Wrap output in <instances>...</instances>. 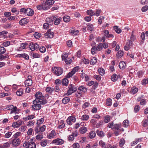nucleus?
I'll return each mask as SVG.
<instances>
[{
  "label": "nucleus",
  "mask_w": 148,
  "mask_h": 148,
  "mask_svg": "<svg viewBox=\"0 0 148 148\" xmlns=\"http://www.w3.org/2000/svg\"><path fill=\"white\" fill-rule=\"evenodd\" d=\"M121 128V125L119 124H115L114 125L113 129H114L115 130H119L120 128Z\"/></svg>",
  "instance_id": "864d4df0"
},
{
  "label": "nucleus",
  "mask_w": 148,
  "mask_h": 148,
  "mask_svg": "<svg viewBox=\"0 0 148 148\" xmlns=\"http://www.w3.org/2000/svg\"><path fill=\"white\" fill-rule=\"evenodd\" d=\"M103 48V45L102 44L100 43L98 44L96 48L97 50L98 51H100Z\"/></svg>",
  "instance_id": "13d9d810"
},
{
  "label": "nucleus",
  "mask_w": 148,
  "mask_h": 148,
  "mask_svg": "<svg viewBox=\"0 0 148 148\" xmlns=\"http://www.w3.org/2000/svg\"><path fill=\"white\" fill-rule=\"evenodd\" d=\"M42 10H46L49 9L50 8V7L48 6L47 5V4L45 2L42 3Z\"/></svg>",
  "instance_id": "4be33fe9"
},
{
  "label": "nucleus",
  "mask_w": 148,
  "mask_h": 148,
  "mask_svg": "<svg viewBox=\"0 0 148 148\" xmlns=\"http://www.w3.org/2000/svg\"><path fill=\"white\" fill-rule=\"evenodd\" d=\"M44 99V98H42L40 100H39L38 102L40 103V104L43 105L46 104L47 102V101L46 100Z\"/></svg>",
  "instance_id": "09e8293b"
},
{
  "label": "nucleus",
  "mask_w": 148,
  "mask_h": 148,
  "mask_svg": "<svg viewBox=\"0 0 148 148\" xmlns=\"http://www.w3.org/2000/svg\"><path fill=\"white\" fill-rule=\"evenodd\" d=\"M126 64L124 61L121 62L119 64V66L120 69H124L126 66Z\"/></svg>",
  "instance_id": "a211bd4d"
},
{
  "label": "nucleus",
  "mask_w": 148,
  "mask_h": 148,
  "mask_svg": "<svg viewBox=\"0 0 148 148\" xmlns=\"http://www.w3.org/2000/svg\"><path fill=\"white\" fill-rule=\"evenodd\" d=\"M20 142L21 140L19 138L14 139L12 142V144L14 147H16L19 145Z\"/></svg>",
  "instance_id": "9b49d317"
},
{
  "label": "nucleus",
  "mask_w": 148,
  "mask_h": 148,
  "mask_svg": "<svg viewBox=\"0 0 148 148\" xmlns=\"http://www.w3.org/2000/svg\"><path fill=\"white\" fill-rule=\"evenodd\" d=\"M27 19L26 18L22 19L19 21V24L21 25H23L24 24H26L28 23Z\"/></svg>",
  "instance_id": "f3484780"
},
{
  "label": "nucleus",
  "mask_w": 148,
  "mask_h": 148,
  "mask_svg": "<svg viewBox=\"0 0 148 148\" xmlns=\"http://www.w3.org/2000/svg\"><path fill=\"white\" fill-rule=\"evenodd\" d=\"M125 141L123 139H121L120 140L119 145L120 147H122L125 144Z\"/></svg>",
  "instance_id": "6e6d98bb"
},
{
  "label": "nucleus",
  "mask_w": 148,
  "mask_h": 148,
  "mask_svg": "<svg viewBox=\"0 0 148 148\" xmlns=\"http://www.w3.org/2000/svg\"><path fill=\"white\" fill-rule=\"evenodd\" d=\"M53 20H54V24L56 25H57L60 23L62 20V18L61 17H59L57 18L56 16H53Z\"/></svg>",
  "instance_id": "f8f14e48"
},
{
  "label": "nucleus",
  "mask_w": 148,
  "mask_h": 148,
  "mask_svg": "<svg viewBox=\"0 0 148 148\" xmlns=\"http://www.w3.org/2000/svg\"><path fill=\"white\" fill-rule=\"evenodd\" d=\"M47 5H51L54 3V1L53 0H47L45 2Z\"/></svg>",
  "instance_id": "393cba45"
},
{
  "label": "nucleus",
  "mask_w": 148,
  "mask_h": 148,
  "mask_svg": "<svg viewBox=\"0 0 148 148\" xmlns=\"http://www.w3.org/2000/svg\"><path fill=\"white\" fill-rule=\"evenodd\" d=\"M70 33L74 35H76L79 32V31L78 30H75L73 29H71L69 31Z\"/></svg>",
  "instance_id": "bb28decb"
},
{
  "label": "nucleus",
  "mask_w": 148,
  "mask_h": 148,
  "mask_svg": "<svg viewBox=\"0 0 148 148\" xmlns=\"http://www.w3.org/2000/svg\"><path fill=\"white\" fill-rule=\"evenodd\" d=\"M79 131L81 134H84L87 131V128L85 127H82L80 128Z\"/></svg>",
  "instance_id": "412c9836"
},
{
  "label": "nucleus",
  "mask_w": 148,
  "mask_h": 148,
  "mask_svg": "<svg viewBox=\"0 0 148 148\" xmlns=\"http://www.w3.org/2000/svg\"><path fill=\"white\" fill-rule=\"evenodd\" d=\"M17 57H22L25 58L26 60H28L29 58V57L28 55L26 53H23L21 54H18L16 56Z\"/></svg>",
  "instance_id": "2eb2a0df"
},
{
  "label": "nucleus",
  "mask_w": 148,
  "mask_h": 148,
  "mask_svg": "<svg viewBox=\"0 0 148 148\" xmlns=\"http://www.w3.org/2000/svg\"><path fill=\"white\" fill-rule=\"evenodd\" d=\"M26 14L28 16H32L34 14V11L30 8H27L26 9Z\"/></svg>",
  "instance_id": "ddd939ff"
},
{
  "label": "nucleus",
  "mask_w": 148,
  "mask_h": 148,
  "mask_svg": "<svg viewBox=\"0 0 148 148\" xmlns=\"http://www.w3.org/2000/svg\"><path fill=\"white\" fill-rule=\"evenodd\" d=\"M99 145L102 148H105L106 147V143L103 141L100 140L99 142Z\"/></svg>",
  "instance_id": "603ef678"
},
{
  "label": "nucleus",
  "mask_w": 148,
  "mask_h": 148,
  "mask_svg": "<svg viewBox=\"0 0 148 148\" xmlns=\"http://www.w3.org/2000/svg\"><path fill=\"white\" fill-rule=\"evenodd\" d=\"M123 125L124 127H127L129 125L128 121L127 120H124L123 122Z\"/></svg>",
  "instance_id": "bf43d9fd"
},
{
  "label": "nucleus",
  "mask_w": 148,
  "mask_h": 148,
  "mask_svg": "<svg viewBox=\"0 0 148 148\" xmlns=\"http://www.w3.org/2000/svg\"><path fill=\"white\" fill-rule=\"evenodd\" d=\"M63 20L66 22H69L70 21V17L68 16H65L63 17Z\"/></svg>",
  "instance_id": "de8ad7c7"
},
{
  "label": "nucleus",
  "mask_w": 148,
  "mask_h": 148,
  "mask_svg": "<svg viewBox=\"0 0 148 148\" xmlns=\"http://www.w3.org/2000/svg\"><path fill=\"white\" fill-rule=\"evenodd\" d=\"M31 76L30 75L28 76L27 79H26L25 82V85L26 86H29L32 85V81L31 79Z\"/></svg>",
  "instance_id": "423d86ee"
},
{
  "label": "nucleus",
  "mask_w": 148,
  "mask_h": 148,
  "mask_svg": "<svg viewBox=\"0 0 148 148\" xmlns=\"http://www.w3.org/2000/svg\"><path fill=\"white\" fill-rule=\"evenodd\" d=\"M36 99L34 100H36L37 101H38L42 98H44V96H42V94L41 92H37L35 95Z\"/></svg>",
  "instance_id": "6e6552de"
},
{
  "label": "nucleus",
  "mask_w": 148,
  "mask_h": 148,
  "mask_svg": "<svg viewBox=\"0 0 148 148\" xmlns=\"http://www.w3.org/2000/svg\"><path fill=\"white\" fill-rule=\"evenodd\" d=\"M70 101V99L68 97H66L64 98L62 100L63 103L64 104H66Z\"/></svg>",
  "instance_id": "c756f323"
},
{
  "label": "nucleus",
  "mask_w": 148,
  "mask_h": 148,
  "mask_svg": "<svg viewBox=\"0 0 148 148\" xmlns=\"http://www.w3.org/2000/svg\"><path fill=\"white\" fill-rule=\"evenodd\" d=\"M89 137L90 138H94L96 136V133L94 131H91L90 132Z\"/></svg>",
  "instance_id": "7c9ffc66"
},
{
  "label": "nucleus",
  "mask_w": 148,
  "mask_h": 148,
  "mask_svg": "<svg viewBox=\"0 0 148 148\" xmlns=\"http://www.w3.org/2000/svg\"><path fill=\"white\" fill-rule=\"evenodd\" d=\"M11 12L13 13H16V15H18L19 14V12L15 8H13L11 9Z\"/></svg>",
  "instance_id": "e2e57ef3"
},
{
  "label": "nucleus",
  "mask_w": 148,
  "mask_h": 148,
  "mask_svg": "<svg viewBox=\"0 0 148 148\" xmlns=\"http://www.w3.org/2000/svg\"><path fill=\"white\" fill-rule=\"evenodd\" d=\"M60 125H59L58 126V128L59 129H62L65 126V124L64 123V121L63 120H61L60 123Z\"/></svg>",
  "instance_id": "c9c22d12"
},
{
  "label": "nucleus",
  "mask_w": 148,
  "mask_h": 148,
  "mask_svg": "<svg viewBox=\"0 0 148 148\" xmlns=\"http://www.w3.org/2000/svg\"><path fill=\"white\" fill-rule=\"evenodd\" d=\"M87 28L88 30L92 31L93 30L94 28L93 25L91 24H89L87 26Z\"/></svg>",
  "instance_id": "c03bdc74"
},
{
  "label": "nucleus",
  "mask_w": 148,
  "mask_h": 148,
  "mask_svg": "<svg viewBox=\"0 0 148 148\" xmlns=\"http://www.w3.org/2000/svg\"><path fill=\"white\" fill-rule=\"evenodd\" d=\"M138 90V88L135 87H133L131 88V93L133 94L136 93Z\"/></svg>",
  "instance_id": "b1692460"
},
{
  "label": "nucleus",
  "mask_w": 148,
  "mask_h": 148,
  "mask_svg": "<svg viewBox=\"0 0 148 148\" xmlns=\"http://www.w3.org/2000/svg\"><path fill=\"white\" fill-rule=\"evenodd\" d=\"M97 50V49L96 48V47L95 46H93L91 49V53L92 54H95Z\"/></svg>",
  "instance_id": "49530a36"
},
{
  "label": "nucleus",
  "mask_w": 148,
  "mask_h": 148,
  "mask_svg": "<svg viewBox=\"0 0 148 148\" xmlns=\"http://www.w3.org/2000/svg\"><path fill=\"white\" fill-rule=\"evenodd\" d=\"M97 61L96 58L94 57L91 59L90 63L91 64L93 65L95 64L97 62Z\"/></svg>",
  "instance_id": "cd10ccee"
},
{
  "label": "nucleus",
  "mask_w": 148,
  "mask_h": 148,
  "mask_svg": "<svg viewBox=\"0 0 148 148\" xmlns=\"http://www.w3.org/2000/svg\"><path fill=\"white\" fill-rule=\"evenodd\" d=\"M38 101L36 100H34L33 101V105L32 106V107L33 109L36 110H40L41 108V106L38 103Z\"/></svg>",
  "instance_id": "20e7f679"
},
{
  "label": "nucleus",
  "mask_w": 148,
  "mask_h": 148,
  "mask_svg": "<svg viewBox=\"0 0 148 148\" xmlns=\"http://www.w3.org/2000/svg\"><path fill=\"white\" fill-rule=\"evenodd\" d=\"M29 48L32 51H34L35 50L34 45L33 43H30L29 46Z\"/></svg>",
  "instance_id": "5fc2aeb1"
},
{
  "label": "nucleus",
  "mask_w": 148,
  "mask_h": 148,
  "mask_svg": "<svg viewBox=\"0 0 148 148\" xmlns=\"http://www.w3.org/2000/svg\"><path fill=\"white\" fill-rule=\"evenodd\" d=\"M64 143V140L61 139L57 138L52 141V143L56 145H61Z\"/></svg>",
  "instance_id": "1a4fd4ad"
},
{
  "label": "nucleus",
  "mask_w": 148,
  "mask_h": 148,
  "mask_svg": "<svg viewBox=\"0 0 148 148\" xmlns=\"http://www.w3.org/2000/svg\"><path fill=\"white\" fill-rule=\"evenodd\" d=\"M148 10V6L145 5L141 9L142 11L143 12L146 11Z\"/></svg>",
  "instance_id": "774afa93"
},
{
  "label": "nucleus",
  "mask_w": 148,
  "mask_h": 148,
  "mask_svg": "<svg viewBox=\"0 0 148 148\" xmlns=\"http://www.w3.org/2000/svg\"><path fill=\"white\" fill-rule=\"evenodd\" d=\"M53 21L52 20V19L51 18H48L46 19V21L47 22V23L50 24V25H51L53 24Z\"/></svg>",
  "instance_id": "a18cd8bd"
},
{
  "label": "nucleus",
  "mask_w": 148,
  "mask_h": 148,
  "mask_svg": "<svg viewBox=\"0 0 148 148\" xmlns=\"http://www.w3.org/2000/svg\"><path fill=\"white\" fill-rule=\"evenodd\" d=\"M6 51V49L3 47L0 46V54L4 53Z\"/></svg>",
  "instance_id": "8fccbe9b"
},
{
  "label": "nucleus",
  "mask_w": 148,
  "mask_h": 148,
  "mask_svg": "<svg viewBox=\"0 0 148 148\" xmlns=\"http://www.w3.org/2000/svg\"><path fill=\"white\" fill-rule=\"evenodd\" d=\"M69 89L66 94V95H71L75 91L77 90V88L73 86L72 84L69 86Z\"/></svg>",
  "instance_id": "7ed1b4c3"
},
{
  "label": "nucleus",
  "mask_w": 148,
  "mask_h": 148,
  "mask_svg": "<svg viewBox=\"0 0 148 148\" xmlns=\"http://www.w3.org/2000/svg\"><path fill=\"white\" fill-rule=\"evenodd\" d=\"M45 37L46 38H52L54 35V33L51 31L50 29H49L44 34Z\"/></svg>",
  "instance_id": "39448f33"
},
{
  "label": "nucleus",
  "mask_w": 148,
  "mask_h": 148,
  "mask_svg": "<svg viewBox=\"0 0 148 148\" xmlns=\"http://www.w3.org/2000/svg\"><path fill=\"white\" fill-rule=\"evenodd\" d=\"M89 118V115L86 114H84L82 116L81 119L82 121H87Z\"/></svg>",
  "instance_id": "6ab92c4d"
},
{
  "label": "nucleus",
  "mask_w": 148,
  "mask_h": 148,
  "mask_svg": "<svg viewBox=\"0 0 148 148\" xmlns=\"http://www.w3.org/2000/svg\"><path fill=\"white\" fill-rule=\"evenodd\" d=\"M78 90L82 92H86L87 88L83 86H81L78 88Z\"/></svg>",
  "instance_id": "a19ab883"
},
{
  "label": "nucleus",
  "mask_w": 148,
  "mask_h": 148,
  "mask_svg": "<svg viewBox=\"0 0 148 148\" xmlns=\"http://www.w3.org/2000/svg\"><path fill=\"white\" fill-rule=\"evenodd\" d=\"M34 35L35 38L37 39L39 38L41 36V34L37 32L34 33Z\"/></svg>",
  "instance_id": "052dcab7"
},
{
  "label": "nucleus",
  "mask_w": 148,
  "mask_h": 148,
  "mask_svg": "<svg viewBox=\"0 0 148 148\" xmlns=\"http://www.w3.org/2000/svg\"><path fill=\"white\" fill-rule=\"evenodd\" d=\"M98 72L101 75H103L105 74V70L103 69L99 68L98 70Z\"/></svg>",
  "instance_id": "2f4dec72"
},
{
  "label": "nucleus",
  "mask_w": 148,
  "mask_h": 148,
  "mask_svg": "<svg viewBox=\"0 0 148 148\" xmlns=\"http://www.w3.org/2000/svg\"><path fill=\"white\" fill-rule=\"evenodd\" d=\"M23 92V90L22 89L20 88L16 92L17 95L18 96H21L22 95Z\"/></svg>",
  "instance_id": "58836bf2"
},
{
  "label": "nucleus",
  "mask_w": 148,
  "mask_h": 148,
  "mask_svg": "<svg viewBox=\"0 0 148 148\" xmlns=\"http://www.w3.org/2000/svg\"><path fill=\"white\" fill-rule=\"evenodd\" d=\"M114 30H115L116 32L118 34H120L121 32V30L120 28H118L117 26H114L113 27Z\"/></svg>",
  "instance_id": "4c0bfd02"
},
{
  "label": "nucleus",
  "mask_w": 148,
  "mask_h": 148,
  "mask_svg": "<svg viewBox=\"0 0 148 148\" xmlns=\"http://www.w3.org/2000/svg\"><path fill=\"white\" fill-rule=\"evenodd\" d=\"M21 134L20 132H17L14 134L12 137V138L14 139H16Z\"/></svg>",
  "instance_id": "4d7b16f0"
},
{
  "label": "nucleus",
  "mask_w": 148,
  "mask_h": 148,
  "mask_svg": "<svg viewBox=\"0 0 148 148\" xmlns=\"http://www.w3.org/2000/svg\"><path fill=\"white\" fill-rule=\"evenodd\" d=\"M52 70L53 73L57 76L61 75L63 72L62 69L61 68L58 67H53Z\"/></svg>",
  "instance_id": "f03ea898"
},
{
  "label": "nucleus",
  "mask_w": 148,
  "mask_h": 148,
  "mask_svg": "<svg viewBox=\"0 0 148 148\" xmlns=\"http://www.w3.org/2000/svg\"><path fill=\"white\" fill-rule=\"evenodd\" d=\"M8 55L4 56L2 54H0V60H8L9 58Z\"/></svg>",
  "instance_id": "5701e85b"
},
{
  "label": "nucleus",
  "mask_w": 148,
  "mask_h": 148,
  "mask_svg": "<svg viewBox=\"0 0 148 148\" xmlns=\"http://www.w3.org/2000/svg\"><path fill=\"white\" fill-rule=\"evenodd\" d=\"M68 140L69 141H72L74 139V137L73 136L71 135H70L68 138Z\"/></svg>",
  "instance_id": "338daca9"
},
{
  "label": "nucleus",
  "mask_w": 148,
  "mask_h": 148,
  "mask_svg": "<svg viewBox=\"0 0 148 148\" xmlns=\"http://www.w3.org/2000/svg\"><path fill=\"white\" fill-rule=\"evenodd\" d=\"M23 146L26 148H36L35 143L33 141L32 139H30L25 141Z\"/></svg>",
  "instance_id": "f257e3e1"
},
{
  "label": "nucleus",
  "mask_w": 148,
  "mask_h": 148,
  "mask_svg": "<svg viewBox=\"0 0 148 148\" xmlns=\"http://www.w3.org/2000/svg\"><path fill=\"white\" fill-rule=\"evenodd\" d=\"M87 13L88 15L92 16L95 15V12L92 10H87Z\"/></svg>",
  "instance_id": "aec40b11"
},
{
  "label": "nucleus",
  "mask_w": 148,
  "mask_h": 148,
  "mask_svg": "<svg viewBox=\"0 0 148 148\" xmlns=\"http://www.w3.org/2000/svg\"><path fill=\"white\" fill-rule=\"evenodd\" d=\"M75 118L72 116H69L66 120L67 123L69 125H71L72 124V122H75Z\"/></svg>",
  "instance_id": "9d476101"
},
{
  "label": "nucleus",
  "mask_w": 148,
  "mask_h": 148,
  "mask_svg": "<svg viewBox=\"0 0 148 148\" xmlns=\"http://www.w3.org/2000/svg\"><path fill=\"white\" fill-rule=\"evenodd\" d=\"M147 84H148V78L144 79L142 80V84L145 85Z\"/></svg>",
  "instance_id": "0e129e2a"
},
{
  "label": "nucleus",
  "mask_w": 148,
  "mask_h": 148,
  "mask_svg": "<svg viewBox=\"0 0 148 148\" xmlns=\"http://www.w3.org/2000/svg\"><path fill=\"white\" fill-rule=\"evenodd\" d=\"M111 80L113 82L116 81L117 79V76L116 74H113L111 77Z\"/></svg>",
  "instance_id": "37998d69"
},
{
  "label": "nucleus",
  "mask_w": 148,
  "mask_h": 148,
  "mask_svg": "<svg viewBox=\"0 0 148 148\" xmlns=\"http://www.w3.org/2000/svg\"><path fill=\"white\" fill-rule=\"evenodd\" d=\"M142 125L144 127H146L148 125V120L145 119L142 122Z\"/></svg>",
  "instance_id": "3c124183"
},
{
  "label": "nucleus",
  "mask_w": 148,
  "mask_h": 148,
  "mask_svg": "<svg viewBox=\"0 0 148 148\" xmlns=\"http://www.w3.org/2000/svg\"><path fill=\"white\" fill-rule=\"evenodd\" d=\"M56 135V133L54 130H52L51 132L48 134L47 136V137L49 139H51L53 138Z\"/></svg>",
  "instance_id": "4468645a"
},
{
  "label": "nucleus",
  "mask_w": 148,
  "mask_h": 148,
  "mask_svg": "<svg viewBox=\"0 0 148 148\" xmlns=\"http://www.w3.org/2000/svg\"><path fill=\"white\" fill-rule=\"evenodd\" d=\"M44 121V119L43 118H42L38 120L37 122V124L39 125L40 124L42 123Z\"/></svg>",
  "instance_id": "680f3d73"
},
{
  "label": "nucleus",
  "mask_w": 148,
  "mask_h": 148,
  "mask_svg": "<svg viewBox=\"0 0 148 148\" xmlns=\"http://www.w3.org/2000/svg\"><path fill=\"white\" fill-rule=\"evenodd\" d=\"M96 132L97 135L99 136L103 137L104 136V134L102 131H99V130H97Z\"/></svg>",
  "instance_id": "e433bc0d"
},
{
  "label": "nucleus",
  "mask_w": 148,
  "mask_h": 148,
  "mask_svg": "<svg viewBox=\"0 0 148 148\" xmlns=\"http://www.w3.org/2000/svg\"><path fill=\"white\" fill-rule=\"evenodd\" d=\"M47 143V140L43 139L40 142V145L42 147L45 146Z\"/></svg>",
  "instance_id": "ea45409f"
},
{
  "label": "nucleus",
  "mask_w": 148,
  "mask_h": 148,
  "mask_svg": "<svg viewBox=\"0 0 148 148\" xmlns=\"http://www.w3.org/2000/svg\"><path fill=\"white\" fill-rule=\"evenodd\" d=\"M68 80L66 78H64L62 79V84L65 86H67L68 84Z\"/></svg>",
  "instance_id": "72a5a7b5"
},
{
  "label": "nucleus",
  "mask_w": 148,
  "mask_h": 148,
  "mask_svg": "<svg viewBox=\"0 0 148 148\" xmlns=\"http://www.w3.org/2000/svg\"><path fill=\"white\" fill-rule=\"evenodd\" d=\"M23 124V122L21 120H18L17 122H15L13 123L12 126L14 128H17Z\"/></svg>",
  "instance_id": "0eeeda50"
},
{
  "label": "nucleus",
  "mask_w": 148,
  "mask_h": 148,
  "mask_svg": "<svg viewBox=\"0 0 148 148\" xmlns=\"http://www.w3.org/2000/svg\"><path fill=\"white\" fill-rule=\"evenodd\" d=\"M104 121L106 123H107L109 122L110 121V116L108 115H107L105 116L103 118Z\"/></svg>",
  "instance_id": "c85d7f7f"
},
{
  "label": "nucleus",
  "mask_w": 148,
  "mask_h": 148,
  "mask_svg": "<svg viewBox=\"0 0 148 148\" xmlns=\"http://www.w3.org/2000/svg\"><path fill=\"white\" fill-rule=\"evenodd\" d=\"M123 55V51L120 50L117 52L116 54V56L118 58H119L122 57Z\"/></svg>",
  "instance_id": "473e14b6"
},
{
  "label": "nucleus",
  "mask_w": 148,
  "mask_h": 148,
  "mask_svg": "<svg viewBox=\"0 0 148 148\" xmlns=\"http://www.w3.org/2000/svg\"><path fill=\"white\" fill-rule=\"evenodd\" d=\"M40 51L42 53L45 52L46 51V49L45 47L42 46L39 49Z\"/></svg>",
  "instance_id": "69168bd1"
},
{
  "label": "nucleus",
  "mask_w": 148,
  "mask_h": 148,
  "mask_svg": "<svg viewBox=\"0 0 148 148\" xmlns=\"http://www.w3.org/2000/svg\"><path fill=\"white\" fill-rule=\"evenodd\" d=\"M106 104L108 106H111L112 104V99L110 98L107 99Z\"/></svg>",
  "instance_id": "79ce46f5"
},
{
  "label": "nucleus",
  "mask_w": 148,
  "mask_h": 148,
  "mask_svg": "<svg viewBox=\"0 0 148 148\" xmlns=\"http://www.w3.org/2000/svg\"><path fill=\"white\" fill-rule=\"evenodd\" d=\"M82 92L79 90L75 93L76 97L78 98L81 97L82 96Z\"/></svg>",
  "instance_id": "f704fd0d"
},
{
  "label": "nucleus",
  "mask_w": 148,
  "mask_h": 148,
  "mask_svg": "<svg viewBox=\"0 0 148 148\" xmlns=\"http://www.w3.org/2000/svg\"><path fill=\"white\" fill-rule=\"evenodd\" d=\"M141 138H137L135 140L132 142L131 143V146H133L137 144L138 142H140Z\"/></svg>",
  "instance_id": "dca6fc26"
},
{
  "label": "nucleus",
  "mask_w": 148,
  "mask_h": 148,
  "mask_svg": "<svg viewBox=\"0 0 148 148\" xmlns=\"http://www.w3.org/2000/svg\"><path fill=\"white\" fill-rule=\"evenodd\" d=\"M54 89L53 88L50 87H48L46 89V91L50 94H51L52 92L54 91Z\"/></svg>",
  "instance_id": "a878e982"
}]
</instances>
